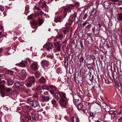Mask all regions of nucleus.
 Instances as JSON below:
<instances>
[{"instance_id": "obj_24", "label": "nucleus", "mask_w": 122, "mask_h": 122, "mask_svg": "<svg viewBox=\"0 0 122 122\" xmlns=\"http://www.w3.org/2000/svg\"><path fill=\"white\" fill-rule=\"evenodd\" d=\"M27 63V61H24V63L23 61H22L19 64V66L22 67H25V64Z\"/></svg>"}, {"instance_id": "obj_57", "label": "nucleus", "mask_w": 122, "mask_h": 122, "mask_svg": "<svg viewBox=\"0 0 122 122\" xmlns=\"http://www.w3.org/2000/svg\"><path fill=\"white\" fill-rule=\"evenodd\" d=\"M5 76L4 74L0 75V79H2L5 77Z\"/></svg>"}, {"instance_id": "obj_54", "label": "nucleus", "mask_w": 122, "mask_h": 122, "mask_svg": "<svg viewBox=\"0 0 122 122\" xmlns=\"http://www.w3.org/2000/svg\"><path fill=\"white\" fill-rule=\"evenodd\" d=\"M44 10L46 12H48L49 10V8L48 6H47L46 7H45L44 8V10Z\"/></svg>"}, {"instance_id": "obj_38", "label": "nucleus", "mask_w": 122, "mask_h": 122, "mask_svg": "<svg viewBox=\"0 0 122 122\" xmlns=\"http://www.w3.org/2000/svg\"><path fill=\"white\" fill-rule=\"evenodd\" d=\"M32 83L31 82L28 81L26 84V85L27 87H30L31 86Z\"/></svg>"}, {"instance_id": "obj_15", "label": "nucleus", "mask_w": 122, "mask_h": 122, "mask_svg": "<svg viewBox=\"0 0 122 122\" xmlns=\"http://www.w3.org/2000/svg\"><path fill=\"white\" fill-rule=\"evenodd\" d=\"M0 89L2 90L5 89V91L7 92H9L12 90L11 88H5V87L2 85H1L0 86Z\"/></svg>"}, {"instance_id": "obj_51", "label": "nucleus", "mask_w": 122, "mask_h": 122, "mask_svg": "<svg viewBox=\"0 0 122 122\" xmlns=\"http://www.w3.org/2000/svg\"><path fill=\"white\" fill-rule=\"evenodd\" d=\"M40 15L38 11H36L35 13L34 16L35 17H37Z\"/></svg>"}, {"instance_id": "obj_29", "label": "nucleus", "mask_w": 122, "mask_h": 122, "mask_svg": "<svg viewBox=\"0 0 122 122\" xmlns=\"http://www.w3.org/2000/svg\"><path fill=\"white\" fill-rule=\"evenodd\" d=\"M117 19L119 21H122V13L118 15Z\"/></svg>"}, {"instance_id": "obj_53", "label": "nucleus", "mask_w": 122, "mask_h": 122, "mask_svg": "<svg viewBox=\"0 0 122 122\" xmlns=\"http://www.w3.org/2000/svg\"><path fill=\"white\" fill-rule=\"evenodd\" d=\"M91 58L92 59L93 61H94L96 59L95 56L94 55H90Z\"/></svg>"}, {"instance_id": "obj_9", "label": "nucleus", "mask_w": 122, "mask_h": 122, "mask_svg": "<svg viewBox=\"0 0 122 122\" xmlns=\"http://www.w3.org/2000/svg\"><path fill=\"white\" fill-rule=\"evenodd\" d=\"M77 93H79V94L78 96L77 95L78 97L79 96L81 99V100L82 99L83 97L84 92L83 91V90L81 89L80 90V89H78V90L77 91Z\"/></svg>"}, {"instance_id": "obj_1", "label": "nucleus", "mask_w": 122, "mask_h": 122, "mask_svg": "<svg viewBox=\"0 0 122 122\" xmlns=\"http://www.w3.org/2000/svg\"><path fill=\"white\" fill-rule=\"evenodd\" d=\"M71 94L73 97L74 103L75 105L77 106V107L78 109L83 112L85 109H86V107L83 105L82 102H80V101L79 99L76 98L77 96L75 93L72 92Z\"/></svg>"}, {"instance_id": "obj_63", "label": "nucleus", "mask_w": 122, "mask_h": 122, "mask_svg": "<svg viewBox=\"0 0 122 122\" xmlns=\"http://www.w3.org/2000/svg\"><path fill=\"white\" fill-rule=\"evenodd\" d=\"M0 93L1 94V96L2 97H4V95L3 92L2 91H0Z\"/></svg>"}, {"instance_id": "obj_55", "label": "nucleus", "mask_w": 122, "mask_h": 122, "mask_svg": "<svg viewBox=\"0 0 122 122\" xmlns=\"http://www.w3.org/2000/svg\"><path fill=\"white\" fill-rule=\"evenodd\" d=\"M5 8L1 5H0V10L1 11H3L4 10Z\"/></svg>"}, {"instance_id": "obj_30", "label": "nucleus", "mask_w": 122, "mask_h": 122, "mask_svg": "<svg viewBox=\"0 0 122 122\" xmlns=\"http://www.w3.org/2000/svg\"><path fill=\"white\" fill-rule=\"evenodd\" d=\"M29 9V6L28 5H27L25 7V14L26 15H27V13H28L29 11L28 10Z\"/></svg>"}, {"instance_id": "obj_4", "label": "nucleus", "mask_w": 122, "mask_h": 122, "mask_svg": "<svg viewBox=\"0 0 122 122\" xmlns=\"http://www.w3.org/2000/svg\"><path fill=\"white\" fill-rule=\"evenodd\" d=\"M54 98L57 100L59 99L65 97V94L63 92H56L54 94Z\"/></svg>"}, {"instance_id": "obj_36", "label": "nucleus", "mask_w": 122, "mask_h": 122, "mask_svg": "<svg viewBox=\"0 0 122 122\" xmlns=\"http://www.w3.org/2000/svg\"><path fill=\"white\" fill-rule=\"evenodd\" d=\"M84 60V58L83 57L81 56L79 60V61L80 64H82Z\"/></svg>"}, {"instance_id": "obj_50", "label": "nucleus", "mask_w": 122, "mask_h": 122, "mask_svg": "<svg viewBox=\"0 0 122 122\" xmlns=\"http://www.w3.org/2000/svg\"><path fill=\"white\" fill-rule=\"evenodd\" d=\"M6 72L9 74H13V72L7 69Z\"/></svg>"}, {"instance_id": "obj_45", "label": "nucleus", "mask_w": 122, "mask_h": 122, "mask_svg": "<svg viewBox=\"0 0 122 122\" xmlns=\"http://www.w3.org/2000/svg\"><path fill=\"white\" fill-rule=\"evenodd\" d=\"M54 0H46V1H44V2L46 3L47 4H50L52 3Z\"/></svg>"}, {"instance_id": "obj_34", "label": "nucleus", "mask_w": 122, "mask_h": 122, "mask_svg": "<svg viewBox=\"0 0 122 122\" xmlns=\"http://www.w3.org/2000/svg\"><path fill=\"white\" fill-rule=\"evenodd\" d=\"M7 50H8V51L7 53V54L10 55L12 54V52L10 51L13 50V49H12L10 47L8 48L7 49Z\"/></svg>"}, {"instance_id": "obj_48", "label": "nucleus", "mask_w": 122, "mask_h": 122, "mask_svg": "<svg viewBox=\"0 0 122 122\" xmlns=\"http://www.w3.org/2000/svg\"><path fill=\"white\" fill-rule=\"evenodd\" d=\"M27 19L29 20H33V17L32 15L28 16L27 18Z\"/></svg>"}, {"instance_id": "obj_27", "label": "nucleus", "mask_w": 122, "mask_h": 122, "mask_svg": "<svg viewBox=\"0 0 122 122\" xmlns=\"http://www.w3.org/2000/svg\"><path fill=\"white\" fill-rule=\"evenodd\" d=\"M90 111H88V109L86 108V109H85L84 111H83V113H85V114L88 116H89L90 115L89 112Z\"/></svg>"}, {"instance_id": "obj_11", "label": "nucleus", "mask_w": 122, "mask_h": 122, "mask_svg": "<svg viewBox=\"0 0 122 122\" xmlns=\"http://www.w3.org/2000/svg\"><path fill=\"white\" fill-rule=\"evenodd\" d=\"M77 13H75L73 15H71L70 18L72 19V21H74L75 22H76L78 20V18L76 16Z\"/></svg>"}, {"instance_id": "obj_26", "label": "nucleus", "mask_w": 122, "mask_h": 122, "mask_svg": "<svg viewBox=\"0 0 122 122\" xmlns=\"http://www.w3.org/2000/svg\"><path fill=\"white\" fill-rule=\"evenodd\" d=\"M39 81L40 83H44L45 82V80L43 76H42L39 79Z\"/></svg>"}, {"instance_id": "obj_14", "label": "nucleus", "mask_w": 122, "mask_h": 122, "mask_svg": "<svg viewBox=\"0 0 122 122\" xmlns=\"http://www.w3.org/2000/svg\"><path fill=\"white\" fill-rule=\"evenodd\" d=\"M24 84V82L19 81L17 82L14 85V86L16 87H18L19 86H23Z\"/></svg>"}, {"instance_id": "obj_52", "label": "nucleus", "mask_w": 122, "mask_h": 122, "mask_svg": "<svg viewBox=\"0 0 122 122\" xmlns=\"http://www.w3.org/2000/svg\"><path fill=\"white\" fill-rule=\"evenodd\" d=\"M105 109L107 111H108L111 110V107L109 106H107L106 107Z\"/></svg>"}, {"instance_id": "obj_32", "label": "nucleus", "mask_w": 122, "mask_h": 122, "mask_svg": "<svg viewBox=\"0 0 122 122\" xmlns=\"http://www.w3.org/2000/svg\"><path fill=\"white\" fill-rule=\"evenodd\" d=\"M24 92H25L26 93H27V94H29L30 95V94L31 93V90L29 89H25L24 90Z\"/></svg>"}, {"instance_id": "obj_58", "label": "nucleus", "mask_w": 122, "mask_h": 122, "mask_svg": "<svg viewBox=\"0 0 122 122\" xmlns=\"http://www.w3.org/2000/svg\"><path fill=\"white\" fill-rule=\"evenodd\" d=\"M49 92H50L49 91V92H48V91L45 92L43 93V94H44V95L49 96L48 94H49Z\"/></svg>"}, {"instance_id": "obj_5", "label": "nucleus", "mask_w": 122, "mask_h": 122, "mask_svg": "<svg viewBox=\"0 0 122 122\" xmlns=\"http://www.w3.org/2000/svg\"><path fill=\"white\" fill-rule=\"evenodd\" d=\"M23 114L24 115V117L26 121H29L31 120V116L28 112H23Z\"/></svg>"}, {"instance_id": "obj_12", "label": "nucleus", "mask_w": 122, "mask_h": 122, "mask_svg": "<svg viewBox=\"0 0 122 122\" xmlns=\"http://www.w3.org/2000/svg\"><path fill=\"white\" fill-rule=\"evenodd\" d=\"M26 73L24 71H23L22 73H21L19 75V76L20 79L22 80H24L26 77Z\"/></svg>"}, {"instance_id": "obj_37", "label": "nucleus", "mask_w": 122, "mask_h": 122, "mask_svg": "<svg viewBox=\"0 0 122 122\" xmlns=\"http://www.w3.org/2000/svg\"><path fill=\"white\" fill-rule=\"evenodd\" d=\"M44 3L42 4L41 7V8L43 10H44V8L47 6V5L46 3L45 2Z\"/></svg>"}, {"instance_id": "obj_13", "label": "nucleus", "mask_w": 122, "mask_h": 122, "mask_svg": "<svg viewBox=\"0 0 122 122\" xmlns=\"http://www.w3.org/2000/svg\"><path fill=\"white\" fill-rule=\"evenodd\" d=\"M28 81L34 83L35 82V78L34 76H30L28 77Z\"/></svg>"}, {"instance_id": "obj_16", "label": "nucleus", "mask_w": 122, "mask_h": 122, "mask_svg": "<svg viewBox=\"0 0 122 122\" xmlns=\"http://www.w3.org/2000/svg\"><path fill=\"white\" fill-rule=\"evenodd\" d=\"M53 47V46L51 43H48L46 45V48L47 50L50 51L51 50Z\"/></svg>"}, {"instance_id": "obj_40", "label": "nucleus", "mask_w": 122, "mask_h": 122, "mask_svg": "<svg viewBox=\"0 0 122 122\" xmlns=\"http://www.w3.org/2000/svg\"><path fill=\"white\" fill-rule=\"evenodd\" d=\"M92 26L91 24H90V23L89 22V24L85 26V28L86 29H89Z\"/></svg>"}, {"instance_id": "obj_28", "label": "nucleus", "mask_w": 122, "mask_h": 122, "mask_svg": "<svg viewBox=\"0 0 122 122\" xmlns=\"http://www.w3.org/2000/svg\"><path fill=\"white\" fill-rule=\"evenodd\" d=\"M50 86H47L46 85H44L42 87L43 90H50Z\"/></svg>"}, {"instance_id": "obj_6", "label": "nucleus", "mask_w": 122, "mask_h": 122, "mask_svg": "<svg viewBox=\"0 0 122 122\" xmlns=\"http://www.w3.org/2000/svg\"><path fill=\"white\" fill-rule=\"evenodd\" d=\"M41 64L42 67L43 68L45 67H47L49 65V62L47 60H44L41 61Z\"/></svg>"}, {"instance_id": "obj_33", "label": "nucleus", "mask_w": 122, "mask_h": 122, "mask_svg": "<svg viewBox=\"0 0 122 122\" xmlns=\"http://www.w3.org/2000/svg\"><path fill=\"white\" fill-rule=\"evenodd\" d=\"M32 89L33 91H38L40 93H41L42 92V90L41 89V86H39L38 88H37L36 90L35 89L33 88H32Z\"/></svg>"}, {"instance_id": "obj_23", "label": "nucleus", "mask_w": 122, "mask_h": 122, "mask_svg": "<svg viewBox=\"0 0 122 122\" xmlns=\"http://www.w3.org/2000/svg\"><path fill=\"white\" fill-rule=\"evenodd\" d=\"M62 16L60 15L58 17H56L55 18L54 21L55 22H60L61 20Z\"/></svg>"}, {"instance_id": "obj_19", "label": "nucleus", "mask_w": 122, "mask_h": 122, "mask_svg": "<svg viewBox=\"0 0 122 122\" xmlns=\"http://www.w3.org/2000/svg\"><path fill=\"white\" fill-rule=\"evenodd\" d=\"M73 7L74 6L72 4L69 5L68 6L64 9V12H66L69 9H72Z\"/></svg>"}, {"instance_id": "obj_47", "label": "nucleus", "mask_w": 122, "mask_h": 122, "mask_svg": "<svg viewBox=\"0 0 122 122\" xmlns=\"http://www.w3.org/2000/svg\"><path fill=\"white\" fill-rule=\"evenodd\" d=\"M69 30V29L68 28H66L64 29L63 31L64 34L65 35L66 34V33L68 32Z\"/></svg>"}, {"instance_id": "obj_59", "label": "nucleus", "mask_w": 122, "mask_h": 122, "mask_svg": "<svg viewBox=\"0 0 122 122\" xmlns=\"http://www.w3.org/2000/svg\"><path fill=\"white\" fill-rule=\"evenodd\" d=\"M87 66V68L89 69L92 68V65L91 64H88Z\"/></svg>"}, {"instance_id": "obj_20", "label": "nucleus", "mask_w": 122, "mask_h": 122, "mask_svg": "<svg viewBox=\"0 0 122 122\" xmlns=\"http://www.w3.org/2000/svg\"><path fill=\"white\" fill-rule=\"evenodd\" d=\"M6 79L7 80V85L8 86H10L12 85L13 83L12 81H11V79L9 77L6 78Z\"/></svg>"}, {"instance_id": "obj_64", "label": "nucleus", "mask_w": 122, "mask_h": 122, "mask_svg": "<svg viewBox=\"0 0 122 122\" xmlns=\"http://www.w3.org/2000/svg\"><path fill=\"white\" fill-rule=\"evenodd\" d=\"M75 5L76 7H78L80 6V3L79 2H77L76 3Z\"/></svg>"}, {"instance_id": "obj_18", "label": "nucleus", "mask_w": 122, "mask_h": 122, "mask_svg": "<svg viewBox=\"0 0 122 122\" xmlns=\"http://www.w3.org/2000/svg\"><path fill=\"white\" fill-rule=\"evenodd\" d=\"M32 116V119L34 120H37L39 119V116L38 114H33Z\"/></svg>"}, {"instance_id": "obj_8", "label": "nucleus", "mask_w": 122, "mask_h": 122, "mask_svg": "<svg viewBox=\"0 0 122 122\" xmlns=\"http://www.w3.org/2000/svg\"><path fill=\"white\" fill-rule=\"evenodd\" d=\"M50 90H51L49 91V92L52 94H54L56 92L57 88L55 87L52 86H50Z\"/></svg>"}, {"instance_id": "obj_21", "label": "nucleus", "mask_w": 122, "mask_h": 122, "mask_svg": "<svg viewBox=\"0 0 122 122\" xmlns=\"http://www.w3.org/2000/svg\"><path fill=\"white\" fill-rule=\"evenodd\" d=\"M71 120L72 122H78L79 120V118L75 116H73Z\"/></svg>"}, {"instance_id": "obj_22", "label": "nucleus", "mask_w": 122, "mask_h": 122, "mask_svg": "<svg viewBox=\"0 0 122 122\" xmlns=\"http://www.w3.org/2000/svg\"><path fill=\"white\" fill-rule=\"evenodd\" d=\"M29 95V94H27L25 92H22L20 93V97L24 98H25L26 97H28Z\"/></svg>"}, {"instance_id": "obj_2", "label": "nucleus", "mask_w": 122, "mask_h": 122, "mask_svg": "<svg viewBox=\"0 0 122 122\" xmlns=\"http://www.w3.org/2000/svg\"><path fill=\"white\" fill-rule=\"evenodd\" d=\"M62 97L60 99L59 104L61 107L65 108L67 104V100L66 95Z\"/></svg>"}, {"instance_id": "obj_35", "label": "nucleus", "mask_w": 122, "mask_h": 122, "mask_svg": "<svg viewBox=\"0 0 122 122\" xmlns=\"http://www.w3.org/2000/svg\"><path fill=\"white\" fill-rule=\"evenodd\" d=\"M44 22V20L42 19H39V25L38 26H41Z\"/></svg>"}, {"instance_id": "obj_62", "label": "nucleus", "mask_w": 122, "mask_h": 122, "mask_svg": "<svg viewBox=\"0 0 122 122\" xmlns=\"http://www.w3.org/2000/svg\"><path fill=\"white\" fill-rule=\"evenodd\" d=\"M79 43L80 44L81 46V48H83V45L82 44V42L81 40H80L79 41Z\"/></svg>"}, {"instance_id": "obj_25", "label": "nucleus", "mask_w": 122, "mask_h": 122, "mask_svg": "<svg viewBox=\"0 0 122 122\" xmlns=\"http://www.w3.org/2000/svg\"><path fill=\"white\" fill-rule=\"evenodd\" d=\"M35 75L37 78H40L41 76V74L39 71H38L35 73Z\"/></svg>"}, {"instance_id": "obj_56", "label": "nucleus", "mask_w": 122, "mask_h": 122, "mask_svg": "<svg viewBox=\"0 0 122 122\" xmlns=\"http://www.w3.org/2000/svg\"><path fill=\"white\" fill-rule=\"evenodd\" d=\"M64 63L65 65H66V66L68 65V59H66L65 60Z\"/></svg>"}, {"instance_id": "obj_3", "label": "nucleus", "mask_w": 122, "mask_h": 122, "mask_svg": "<svg viewBox=\"0 0 122 122\" xmlns=\"http://www.w3.org/2000/svg\"><path fill=\"white\" fill-rule=\"evenodd\" d=\"M29 61L30 63H31L30 67L34 70H35L38 69V65L37 62H33V61L29 60Z\"/></svg>"}, {"instance_id": "obj_61", "label": "nucleus", "mask_w": 122, "mask_h": 122, "mask_svg": "<svg viewBox=\"0 0 122 122\" xmlns=\"http://www.w3.org/2000/svg\"><path fill=\"white\" fill-rule=\"evenodd\" d=\"M61 46L60 45L58 46H56V47L57 48V49L58 51H60L61 50Z\"/></svg>"}, {"instance_id": "obj_60", "label": "nucleus", "mask_w": 122, "mask_h": 122, "mask_svg": "<svg viewBox=\"0 0 122 122\" xmlns=\"http://www.w3.org/2000/svg\"><path fill=\"white\" fill-rule=\"evenodd\" d=\"M109 80H106L105 81V82L107 84H109L111 82Z\"/></svg>"}, {"instance_id": "obj_46", "label": "nucleus", "mask_w": 122, "mask_h": 122, "mask_svg": "<svg viewBox=\"0 0 122 122\" xmlns=\"http://www.w3.org/2000/svg\"><path fill=\"white\" fill-rule=\"evenodd\" d=\"M52 104L54 105H56L57 104V102L55 100L53 99L51 101Z\"/></svg>"}, {"instance_id": "obj_49", "label": "nucleus", "mask_w": 122, "mask_h": 122, "mask_svg": "<svg viewBox=\"0 0 122 122\" xmlns=\"http://www.w3.org/2000/svg\"><path fill=\"white\" fill-rule=\"evenodd\" d=\"M54 43L55 46L56 47L60 45L59 43L58 42H54Z\"/></svg>"}, {"instance_id": "obj_31", "label": "nucleus", "mask_w": 122, "mask_h": 122, "mask_svg": "<svg viewBox=\"0 0 122 122\" xmlns=\"http://www.w3.org/2000/svg\"><path fill=\"white\" fill-rule=\"evenodd\" d=\"M7 69L2 66H0V71L1 72H5L6 71Z\"/></svg>"}, {"instance_id": "obj_41", "label": "nucleus", "mask_w": 122, "mask_h": 122, "mask_svg": "<svg viewBox=\"0 0 122 122\" xmlns=\"http://www.w3.org/2000/svg\"><path fill=\"white\" fill-rule=\"evenodd\" d=\"M37 24V22L36 20H34L31 23V24L34 26H36Z\"/></svg>"}, {"instance_id": "obj_17", "label": "nucleus", "mask_w": 122, "mask_h": 122, "mask_svg": "<svg viewBox=\"0 0 122 122\" xmlns=\"http://www.w3.org/2000/svg\"><path fill=\"white\" fill-rule=\"evenodd\" d=\"M41 98L42 100L44 102H47L50 99V97L49 96H45L44 95H41Z\"/></svg>"}, {"instance_id": "obj_43", "label": "nucleus", "mask_w": 122, "mask_h": 122, "mask_svg": "<svg viewBox=\"0 0 122 122\" xmlns=\"http://www.w3.org/2000/svg\"><path fill=\"white\" fill-rule=\"evenodd\" d=\"M89 22L88 21H86L84 22L82 24L83 26L84 27L85 26L89 24Z\"/></svg>"}, {"instance_id": "obj_7", "label": "nucleus", "mask_w": 122, "mask_h": 122, "mask_svg": "<svg viewBox=\"0 0 122 122\" xmlns=\"http://www.w3.org/2000/svg\"><path fill=\"white\" fill-rule=\"evenodd\" d=\"M32 106L37 109H39L40 108L39 102L37 101H36L33 102L32 103Z\"/></svg>"}, {"instance_id": "obj_10", "label": "nucleus", "mask_w": 122, "mask_h": 122, "mask_svg": "<svg viewBox=\"0 0 122 122\" xmlns=\"http://www.w3.org/2000/svg\"><path fill=\"white\" fill-rule=\"evenodd\" d=\"M22 107L20 108V109H23L26 111V112H30L31 110V107L29 106L24 105L23 106H21Z\"/></svg>"}, {"instance_id": "obj_44", "label": "nucleus", "mask_w": 122, "mask_h": 122, "mask_svg": "<svg viewBox=\"0 0 122 122\" xmlns=\"http://www.w3.org/2000/svg\"><path fill=\"white\" fill-rule=\"evenodd\" d=\"M93 33L95 34H98L99 33V30L98 29H97L96 30H93Z\"/></svg>"}, {"instance_id": "obj_42", "label": "nucleus", "mask_w": 122, "mask_h": 122, "mask_svg": "<svg viewBox=\"0 0 122 122\" xmlns=\"http://www.w3.org/2000/svg\"><path fill=\"white\" fill-rule=\"evenodd\" d=\"M34 100V99L32 97L28 98L27 100L28 102H32Z\"/></svg>"}, {"instance_id": "obj_39", "label": "nucleus", "mask_w": 122, "mask_h": 122, "mask_svg": "<svg viewBox=\"0 0 122 122\" xmlns=\"http://www.w3.org/2000/svg\"><path fill=\"white\" fill-rule=\"evenodd\" d=\"M63 35L62 33L59 34L58 36V38L60 40H61L63 37Z\"/></svg>"}]
</instances>
